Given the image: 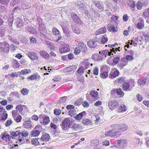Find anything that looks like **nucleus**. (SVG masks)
Here are the masks:
<instances>
[{
  "label": "nucleus",
  "instance_id": "f257e3e1",
  "mask_svg": "<svg viewBox=\"0 0 149 149\" xmlns=\"http://www.w3.org/2000/svg\"><path fill=\"white\" fill-rule=\"evenodd\" d=\"M111 126L113 128L115 129L116 131L119 130L122 132L127 131L128 128L127 126L124 123L113 125Z\"/></svg>",
  "mask_w": 149,
  "mask_h": 149
},
{
  "label": "nucleus",
  "instance_id": "f03ea898",
  "mask_svg": "<svg viewBox=\"0 0 149 149\" xmlns=\"http://www.w3.org/2000/svg\"><path fill=\"white\" fill-rule=\"evenodd\" d=\"M10 45L6 42H0V52L8 53L9 52Z\"/></svg>",
  "mask_w": 149,
  "mask_h": 149
},
{
  "label": "nucleus",
  "instance_id": "7ed1b4c3",
  "mask_svg": "<svg viewBox=\"0 0 149 149\" xmlns=\"http://www.w3.org/2000/svg\"><path fill=\"white\" fill-rule=\"evenodd\" d=\"M100 43L98 38L96 36L94 39L89 40L87 42V45L89 47L95 48L97 47V43Z\"/></svg>",
  "mask_w": 149,
  "mask_h": 149
},
{
  "label": "nucleus",
  "instance_id": "20e7f679",
  "mask_svg": "<svg viewBox=\"0 0 149 149\" xmlns=\"http://www.w3.org/2000/svg\"><path fill=\"white\" fill-rule=\"evenodd\" d=\"M39 118L40 123L42 125H46L50 122L49 117L44 114L40 115Z\"/></svg>",
  "mask_w": 149,
  "mask_h": 149
},
{
  "label": "nucleus",
  "instance_id": "39448f33",
  "mask_svg": "<svg viewBox=\"0 0 149 149\" xmlns=\"http://www.w3.org/2000/svg\"><path fill=\"white\" fill-rule=\"evenodd\" d=\"M121 134V133L120 132L116 131L114 128L107 131L105 132V135L107 137L111 136V137L118 136Z\"/></svg>",
  "mask_w": 149,
  "mask_h": 149
},
{
  "label": "nucleus",
  "instance_id": "423d86ee",
  "mask_svg": "<svg viewBox=\"0 0 149 149\" xmlns=\"http://www.w3.org/2000/svg\"><path fill=\"white\" fill-rule=\"evenodd\" d=\"M70 50L69 45L66 43L62 45L59 48V51L61 54L68 52L70 51Z\"/></svg>",
  "mask_w": 149,
  "mask_h": 149
},
{
  "label": "nucleus",
  "instance_id": "0eeeda50",
  "mask_svg": "<svg viewBox=\"0 0 149 149\" xmlns=\"http://www.w3.org/2000/svg\"><path fill=\"white\" fill-rule=\"evenodd\" d=\"M21 134L22 136L21 137L20 136H19L18 141L16 142V143H18L19 144H22L24 142V137L27 136L29 134L28 132L25 130L22 131Z\"/></svg>",
  "mask_w": 149,
  "mask_h": 149
},
{
  "label": "nucleus",
  "instance_id": "6e6552de",
  "mask_svg": "<svg viewBox=\"0 0 149 149\" xmlns=\"http://www.w3.org/2000/svg\"><path fill=\"white\" fill-rule=\"evenodd\" d=\"M8 114L5 109L3 107H0V117L1 119L4 121L7 119Z\"/></svg>",
  "mask_w": 149,
  "mask_h": 149
},
{
  "label": "nucleus",
  "instance_id": "1a4fd4ad",
  "mask_svg": "<svg viewBox=\"0 0 149 149\" xmlns=\"http://www.w3.org/2000/svg\"><path fill=\"white\" fill-rule=\"evenodd\" d=\"M76 69L77 68L75 65L70 66L64 68V72L66 74H71L73 73Z\"/></svg>",
  "mask_w": 149,
  "mask_h": 149
},
{
  "label": "nucleus",
  "instance_id": "9d476101",
  "mask_svg": "<svg viewBox=\"0 0 149 149\" xmlns=\"http://www.w3.org/2000/svg\"><path fill=\"white\" fill-rule=\"evenodd\" d=\"M119 105V103L116 100H111L108 102V106L109 109L113 110L117 107Z\"/></svg>",
  "mask_w": 149,
  "mask_h": 149
},
{
  "label": "nucleus",
  "instance_id": "9b49d317",
  "mask_svg": "<svg viewBox=\"0 0 149 149\" xmlns=\"http://www.w3.org/2000/svg\"><path fill=\"white\" fill-rule=\"evenodd\" d=\"M105 66H103L101 67L100 77L103 79H105L108 77L109 75L108 72L105 69Z\"/></svg>",
  "mask_w": 149,
  "mask_h": 149
},
{
  "label": "nucleus",
  "instance_id": "f8f14e48",
  "mask_svg": "<svg viewBox=\"0 0 149 149\" xmlns=\"http://www.w3.org/2000/svg\"><path fill=\"white\" fill-rule=\"evenodd\" d=\"M130 82H131L132 83V86H134L135 84V82L132 79L130 80L129 82H125L123 84L122 86V89L124 91H128L129 88L130 86Z\"/></svg>",
  "mask_w": 149,
  "mask_h": 149
},
{
  "label": "nucleus",
  "instance_id": "ddd939ff",
  "mask_svg": "<svg viewBox=\"0 0 149 149\" xmlns=\"http://www.w3.org/2000/svg\"><path fill=\"white\" fill-rule=\"evenodd\" d=\"M72 122V121H70V118H65L62 122V124L61 126L62 128L63 129H65L67 127L68 125V126Z\"/></svg>",
  "mask_w": 149,
  "mask_h": 149
},
{
  "label": "nucleus",
  "instance_id": "4468645a",
  "mask_svg": "<svg viewBox=\"0 0 149 149\" xmlns=\"http://www.w3.org/2000/svg\"><path fill=\"white\" fill-rule=\"evenodd\" d=\"M117 143L119 145L120 148H124L127 146V141L125 139H120L117 140Z\"/></svg>",
  "mask_w": 149,
  "mask_h": 149
},
{
  "label": "nucleus",
  "instance_id": "2eb2a0df",
  "mask_svg": "<svg viewBox=\"0 0 149 149\" xmlns=\"http://www.w3.org/2000/svg\"><path fill=\"white\" fill-rule=\"evenodd\" d=\"M78 46L81 51L83 52H85L87 51V47L86 45L83 42H80L78 43Z\"/></svg>",
  "mask_w": 149,
  "mask_h": 149
},
{
  "label": "nucleus",
  "instance_id": "dca6fc26",
  "mask_svg": "<svg viewBox=\"0 0 149 149\" xmlns=\"http://www.w3.org/2000/svg\"><path fill=\"white\" fill-rule=\"evenodd\" d=\"M121 62L118 65V66L120 69H123L124 67L127 64V62L125 60V58L124 57H123L121 58Z\"/></svg>",
  "mask_w": 149,
  "mask_h": 149
},
{
  "label": "nucleus",
  "instance_id": "f3484780",
  "mask_svg": "<svg viewBox=\"0 0 149 149\" xmlns=\"http://www.w3.org/2000/svg\"><path fill=\"white\" fill-rule=\"evenodd\" d=\"M68 127L75 130H77L81 128V126L79 124H75L73 122L69 125Z\"/></svg>",
  "mask_w": 149,
  "mask_h": 149
},
{
  "label": "nucleus",
  "instance_id": "a211bd4d",
  "mask_svg": "<svg viewBox=\"0 0 149 149\" xmlns=\"http://www.w3.org/2000/svg\"><path fill=\"white\" fill-rule=\"evenodd\" d=\"M108 30L111 32H116L118 31L117 27L114 25L109 24L107 26Z\"/></svg>",
  "mask_w": 149,
  "mask_h": 149
},
{
  "label": "nucleus",
  "instance_id": "6ab92c4d",
  "mask_svg": "<svg viewBox=\"0 0 149 149\" xmlns=\"http://www.w3.org/2000/svg\"><path fill=\"white\" fill-rule=\"evenodd\" d=\"M40 56L44 58L48 59L50 58L49 54L45 51L40 50Z\"/></svg>",
  "mask_w": 149,
  "mask_h": 149
},
{
  "label": "nucleus",
  "instance_id": "aec40b11",
  "mask_svg": "<svg viewBox=\"0 0 149 149\" xmlns=\"http://www.w3.org/2000/svg\"><path fill=\"white\" fill-rule=\"evenodd\" d=\"M27 55L28 57L32 60H36L38 59V56L35 53L30 52L28 53Z\"/></svg>",
  "mask_w": 149,
  "mask_h": 149
},
{
  "label": "nucleus",
  "instance_id": "412c9836",
  "mask_svg": "<svg viewBox=\"0 0 149 149\" xmlns=\"http://www.w3.org/2000/svg\"><path fill=\"white\" fill-rule=\"evenodd\" d=\"M39 28L41 32L47 33L46 27V25L42 22L39 23Z\"/></svg>",
  "mask_w": 149,
  "mask_h": 149
},
{
  "label": "nucleus",
  "instance_id": "4be33fe9",
  "mask_svg": "<svg viewBox=\"0 0 149 149\" xmlns=\"http://www.w3.org/2000/svg\"><path fill=\"white\" fill-rule=\"evenodd\" d=\"M119 73V72L118 70H112L109 74L110 77L111 79H113L118 76Z\"/></svg>",
  "mask_w": 149,
  "mask_h": 149
},
{
  "label": "nucleus",
  "instance_id": "5701e85b",
  "mask_svg": "<svg viewBox=\"0 0 149 149\" xmlns=\"http://www.w3.org/2000/svg\"><path fill=\"white\" fill-rule=\"evenodd\" d=\"M90 95L94 101L98 100V93L97 91H91L90 92Z\"/></svg>",
  "mask_w": 149,
  "mask_h": 149
},
{
  "label": "nucleus",
  "instance_id": "b1692460",
  "mask_svg": "<svg viewBox=\"0 0 149 149\" xmlns=\"http://www.w3.org/2000/svg\"><path fill=\"white\" fill-rule=\"evenodd\" d=\"M24 126L26 129H29L32 127V122L30 119L25 121L23 124Z\"/></svg>",
  "mask_w": 149,
  "mask_h": 149
},
{
  "label": "nucleus",
  "instance_id": "393cba45",
  "mask_svg": "<svg viewBox=\"0 0 149 149\" xmlns=\"http://www.w3.org/2000/svg\"><path fill=\"white\" fill-rule=\"evenodd\" d=\"M146 78L142 77L138 80L137 83L141 86H143L146 84Z\"/></svg>",
  "mask_w": 149,
  "mask_h": 149
},
{
  "label": "nucleus",
  "instance_id": "a878e982",
  "mask_svg": "<svg viewBox=\"0 0 149 149\" xmlns=\"http://www.w3.org/2000/svg\"><path fill=\"white\" fill-rule=\"evenodd\" d=\"M50 138L49 135L47 133H45L43 134L41 137V140L43 141H48Z\"/></svg>",
  "mask_w": 149,
  "mask_h": 149
},
{
  "label": "nucleus",
  "instance_id": "bb28decb",
  "mask_svg": "<svg viewBox=\"0 0 149 149\" xmlns=\"http://www.w3.org/2000/svg\"><path fill=\"white\" fill-rule=\"evenodd\" d=\"M1 136V139L6 141H9L10 139V136L6 133H2Z\"/></svg>",
  "mask_w": 149,
  "mask_h": 149
},
{
  "label": "nucleus",
  "instance_id": "cd10ccee",
  "mask_svg": "<svg viewBox=\"0 0 149 149\" xmlns=\"http://www.w3.org/2000/svg\"><path fill=\"white\" fill-rule=\"evenodd\" d=\"M95 6L98 9V11L100 12H101L104 10V6L102 2H97L95 4Z\"/></svg>",
  "mask_w": 149,
  "mask_h": 149
},
{
  "label": "nucleus",
  "instance_id": "c85d7f7f",
  "mask_svg": "<svg viewBox=\"0 0 149 149\" xmlns=\"http://www.w3.org/2000/svg\"><path fill=\"white\" fill-rule=\"evenodd\" d=\"M99 41L100 42V43L104 44L106 43L108 40V38L106 37V35L103 36L102 37L98 38Z\"/></svg>",
  "mask_w": 149,
  "mask_h": 149
},
{
  "label": "nucleus",
  "instance_id": "c756f323",
  "mask_svg": "<svg viewBox=\"0 0 149 149\" xmlns=\"http://www.w3.org/2000/svg\"><path fill=\"white\" fill-rule=\"evenodd\" d=\"M106 31V28L105 27H103L100 28L96 32L97 35H100L105 33Z\"/></svg>",
  "mask_w": 149,
  "mask_h": 149
},
{
  "label": "nucleus",
  "instance_id": "7c9ffc66",
  "mask_svg": "<svg viewBox=\"0 0 149 149\" xmlns=\"http://www.w3.org/2000/svg\"><path fill=\"white\" fill-rule=\"evenodd\" d=\"M17 26L18 27H22L23 26V22L22 19L20 18H18L17 19L16 22Z\"/></svg>",
  "mask_w": 149,
  "mask_h": 149
},
{
  "label": "nucleus",
  "instance_id": "2f4dec72",
  "mask_svg": "<svg viewBox=\"0 0 149 149\" xmlns=\"http://www.w3.org/2000/svg\"><path fill=\"white\" fill-rule=\"evenodd\" d=\"M39 138H34L31 141V144L35 146H37L40 144V142L39 140Z\"/></svg>",
  "mask_w": 149,
  "mask_h": 149
},
{
  "label": "nucleus",
  "instance_id": "473e14b6",
  "mask_svg": "<svg viewBox=\"0 0 149 149\" xmlns=\"http://www.w3.org/2000/svg\"><path fill=\"white\" fill-rule=\"evenodd\" d=\"M13 65L15 68H17L20 67V65L18 61L15 59L12 60Z\"/></svg>",
  "mask_w": 149,
  "mask_h": 149
},
{
  "label": "nucleus",
  "instance_id": "72a5a7b5",
  "mask_svg": "<svg viewBox=\"0 0 149 149\" xmlns=\"http://www.w3.org/2000/svg\"><path fill=\"white\" fill-rule=\"evenodd\" d=\"M128 6L132 8H134L136 6L135 2L133 0H129L127 2Z\"/></svg>",
  "mask_w": 149,
  "mask_h": 149
},
{
  "label": "nucleus",
  "instance_id": "f704fd0d",
  "mask_svg": "<svg viewBox=\"0 0 149 149\" xmlns=\"http://www.w3.org/2000/svg\"><path fill=\"white\" fill-rule=\"evenodd\" d=\"M118 109V111L119 113H122L126 111V107L125 105L123 104L120 106Z\"/></svg>",
  "mask_w": 149,
  "mask_h": 149
},
{
  "label": "nucleus",
  "instance_id": "c9c22d12",
  "mask_svg": "<svg viewBox=\"0 0 149 149\" xmlns=\"http://www.w3.org/2000/svg\"><path fill=\"white\" fill-rule=\"evenodd\" d=\"M143 16L147 18H149V8L145 9L143 13Z\"/></svg>",
  "mask_w": 149,
  "mask_h": 149
},
{
  "label": "nucleus",
  "instance_id": "e433bc0d",
  "mask_svg": "<svg viewBox=\"0 0 149 149\" xmlns=\"http://www.w3.org/2000/svg\"><path fill=\"white\" fill-rule=\"evenodd\" d=\"M142 34L144 38V40L146 42H148L149 41V33H146L143 32L142 33Z\"/></svg>",
  "mask_w": 149,
  "mask_h": 149
},
{
  "label": "nucleus",
  "instance_id": "4c0bfd02",
  "mask_svg": "<svg viewBox=\"0 0 149 149\" xmlns=\"http://www.w3.org/2000/svg\"><path fill=\"white\" fill-rule=\"evenodd\" d=\"M86 112L83 111L76 115L75 118L76 119L80 120L82 118L83 115Z\"/></svg>",
  "mask_w": 149,
  "mask_h": 149
},
{
  "label": "nucleus",
  "instance_id": "58836bf2",
  "mask_svg": "<svg viewBox=\"0 0 149 149\" xmlns=\"http://www.w3.org/2000/svg\"><path fill=\"white\" fill-rule=\"evenodd\" d=\"M38 77H39L40 76L36 74H34L28 77L27 79L31 80H36Z\"/></svg>",
  "mask_w": 149,
  "mask_h": 149
},
{
  "label": "nucleus",
  "instance_id": "ea45409f",
  "mask_svg": "<svg viewBox=\"0 0 149 149\" xmlns=\"http://www.w3.org/2000/svg\"><path fill=\"white\" fill-rule=\"evenodd\" d=\"M99 53L102 55V56L106 57L109 56V50H105L101 51L99 52Z\"/></svg>",
  "mask_w": 149,
  "mask_h": 149
},
{
  "label": "nucleus",
  "instance_id": "a19ab883",
  "mask_svg": "<svg viewBox=\"0 0 149 149\" xmlns=\"http://www.w3.org/2000/svg\"><path fill=\"white\" fill-rule=\"evenodd\" d=\"M143 5V3L140 1H138L136 4L137 8L139 10H141L142 8V6Z\"/></svg>",
  "mask_w": 149,
  "mask_h": 149
},
{
  "label": "nucleus",
  "instance_id": "79ce46f5",
  "mask_svg": "<svg viewBox=\"0 0 149 149\" xmlns=\"http://www.w3.org/2000/svg\"><path fill=\"white\" fill-rule=\"evenodd\" d=\"M117 94L121 96H123L124 95V93L123 91L121 88H117L116 89Z\"/></svg>",
  "mask_w": 149,
  "mask_h": 149
},
{
  "label": "nucleus",
  "instance_id": "37998d69",
  "mask_svg": "<svg viewBox=\"0 0 149 149\" xmlns=\"http://www.w3.org/2000/svg\"><path fill=\"white\" fill-rule=\"evenodd\" d=\"M119 18V17L113 15L111 19V22L112 23H116Z\"/></svg>",
  "mask_w": 149,
  "mask_h": 149
},
{
  "label": "nucleus",
  "instance_id": "c03bdc74",
  "mask_svg": "<svg viewBox=\"0 0 149 149\" xmlns=\"http://www.w3.org/2000/svg\"><path fill=\"white\" fill-rule=\"evenodd\" d=\"M31 71L30 69H25L21 71L20 73L21 74L24 75L29 74L31 72Z\"/></svg>",
  "mask_w": 149,
  "mask_h": 149
},
{
  "label": "nucleus",
  "instance_id": "a18cd8bd",
  "mask_svg": "<svg viewBox=\"0 0 149 149\" xmlns=\"http://www.w3.org/2000/svg\"><path fill=\"white\" fill-rule=\"evenodd\" d=\"M29 92V90L26 88H22L21 91V94L24 95H27Z\"/></svg>",
  "mask_w": 149,
  "mask_h": 149
},
{
  "label": "nucleus",
  "instance_id": "49530a36",
  "mask_svg": "<svg viewBox=\"0 0 149 149\" xmlns=\"http://www.w3.org/2000/svg\"><path fill=\"white\" fill-rule=\"evenodd\" d=\"M125 58L126 61H127V63H128V61H131L134 59L133 57L129 55H127Z\"/></svg>",
  "mask_w": 149,
  "mask_h": 149
},
{
  "label": "nucleus",
  "instance_id": "de8ad7c7",
  "mask_svg": "<svg viewBox=\"0 0 149 149\" xmlns=\"http://www.w3.org/2000/svg\"><path fill=\"white\" fill-rule=\"evenodd\" d=\"M52 32L54 35L55 36H59V31L56 28L54 27L53 28Z\"/></svg>",
  "mask_w": 149,
  "mask_h": 149
},
{
  "label": "nucleus",
  "instance_id": "09e8293b",
  "mask_svg": "<svg viewBox=\"0 0 149 149\" xmlns=\"http://www.w3.org/2000/svg\"><path fill=\"white\" fill-rule=\"evenodd\" d=\"M40 134V132L38 130H33L31 133L32 136L34 137L38 136Z\"/></svg>",
  "mask_w": 149,
  "mask_h": 149
},
{
  "label": "nucleus",
  "instance_id": "8fccbe9b",
  "mask_svg": "<svg viewBox=\"0 0 149 149\" xmlns=\"http://www.w3.org/2000/svg\"><path fill=\"white\" fill-rule=\"evenodd\" d=\"M82 122L84 124L87 125L91 123V120L88 118L84 119L82 120Z\"/></svg>",
  "mask_w": 149,
  "mask_h": 149
},
{
  "label": "nucleus",
  "instance_id": "3c124183",
  "mask_svg": "<svg viewBox=\"0 0 149 149\" xmlns=\"http://www.w3.org/2000/svg\"><path fill=\"white\" fill-rule=\"evenodd\" d=\"M82 100H83L81 98L78 99L74 102V105L76 106H79L81 104Z\"/></svg>",
  "mask_w": 149,
  "mask_h": 149
},
{
  "label": "nucleus",
  "instance_id": "603ef678",
  "mask_svg": "<svg viewBox=\"0 0 149 149\" xmlns=\"http://www.w3.org/2000/svg\"><path fill=\"white\" fill-rule=\"evenodd\" d=\"M13 123V121L11 118L7 120L5 122V124L6 127H9Z\"/></svg>",
  "mask_w": 149,
  "mask_h": 149
},
{
  "label": "nucleus",
  "instance_id": "864d4df0",
  "mask_svg": "<svg viewBox=\"0 0 149 149\" xmlns=\"http://www.w3.org/2000/svg\"><path fill=\"white\" fill-rule=\"evenodd\" d=\"M136 27L139 29H141L144 27L143 22H139L136 24Z\"/></svg>",
  "mask_w": 149,
  "mask_h": 149
},
{
  "label": "nucleus",
  "instance_id": "5fc2aeb1",
  "mask_svg": "<svg viewBox=\"0 0 149 149\" xmlns=\"http://www.w3.org/2000/svg\"><path fill=\"white\" fill-rule=\"evenodd\" d=\"M125 77H121L117 79L116 81L119 84H123L125 81Z\"/></svg>",
  "mask_w": 149,
  "mask_h": 149
},
{
  "label": "nucleus",
  "instance_id": "6e6d98bb",
  "mask_svg": "<svg viewBox=\"0 0 149 149\" xmlns=\"http://www.w3.org/2000/svg\"><path fill=\"white\" fill-rule=\"evenodd\" d=\"M75 112V109H74L70 110L68 111V115L71 117L74 116L76 114Z\"/></svg>",
  "mask_w": 149,
  "mask_h": 149
},
{
  "label": "nucleus",
  "instance_id": "4d7b16f0",
  "mask_svg": "<svg viewBox=\"0 0 149 149\" xmlns=\"http://www.w3.org/2000/svg\"><path fill=\"white\" fill-rule=\"evenodd\" d=\"M23 105H18L16 106V109L19 113H22L23 111Z\"/></svg>",
  "mask_w": 149,
  "mask_h": 149
},
{
  "label": "nucleus",
  "instance_id": "13d9d810",
  "mask_svg": "<svg viewBox=\"0 0 149 149\" xmlns=\"http://www.w3.org/2000/svg\"><path fill=\"white\" fill-rule=\"evenodd\" d=\"M120 60V57L118 56L116 57L113 58V63L115 65H116L118 63Z\"/></svg>",
  "mask_w": 149,
  "mask_h": 149
},
{
  "label": "nucleus",
  "instance_id": "bf43d9fd",
  "mask_svg": "<svg viewBox=\"0 0 149 149\" xmlns=\"http://www.w3.org/2000/svg\"><path fill=\"white\" fill-rule=\"evenodd\" d=\"M81 51L79 47H77L74 49V54L75 55L79 54L80 53Z\"/></svg>",
  "mask_w": 149,
  "mask_h": 149
},
{
  "label": "nucleus",
  "instance_id": "052dcab7",
  "mask_svg": "<svg viewBox=\"0 0 149 149\" xmlns=\"http://www.w3.org/2000/svg\"><path fill=\"white\" fill-rule=\"evenodd\" d=\"M28 31L32 34H36L37 33V31L36 30L33 28H29L28 29Z\"/></svg>",
  "mask_w": 149,
  "mask_h": 149
},
{
  "label": "nucleus",
  "instance_id": "680f3d73",
  "mask_svg": "<svg viewBox=\"0 0 149 149\" xmlns=\"http://www.w3.org/2000/svg\"><path fill=\"white\" fill-rule=\"evenodd\" d=\"M77 72L80 74L83 73L84 72V68L82 66L80 67L77 70Z\"/></svg>",
  "mask_w": 149,
  "mask_h": 149
},
{
  "label": "nucleus",
  "instance_id": "e2e57ef3",
  "mask_svg": "<svg viewBox=\"0 0 149 149\" xmlns=\"http://www.w3.org/2000/svg\"><path fill=\"white\" fill-rule=\"evenodd\" d=\"M21 133V132L20 130H17L15 132H13L12 134L14 136H17L19 135Z\"/></svg>",
  "mask_w": 149,
  "mask_h": 149
},
{
  "label": "nucleus",
  "instance_id": "0e129e2a",
  "mask_svg": "<svg viewBox=\"0 0 149 149\" xmlns=\"http://www.w3.org/2000/svg\"><path fill=\"white\" fill-rule=\"evenodd\" d=\"M74 107L72 105H68L66 106V109L68 110H71L74 109H75Z\"/></svg>",
  "mask_w": 149,
  "mask_h": 149
},
{
  "label": "nucleus",
  "instance_id": "69168bd1",
  "mask_svg": "<svg viewBox=\"0 0 149 149\" xmlns=\"http://www.w3.org/2000/svg\"><path fill=\"white\" fill-rule=\"evenodd\" d=\"M54 113L56 115H59L61 113V111L60 109H55L54 110Z\"/></svg>",
  "mask_w": 149,
  "mask_h": 149
},
{
  "label": "nucleus",
  "instance_id": "338daca9",
  "mask_svg": "<svg viewBox=\"0 0 149 149\" xmlns=\"http://www.w3.org/2000/svg\"><path fill=\"white\" fill-rule=\"evenodd\" d=\"M99 69L97 67H95L93 69V74L95 75L98 74Z\"/></svg>",
  "mask_w": 149,
  "mask_h": 149
},
{
  "label": "nucleus",
  "instance_id": "774afa93",
  "mask_svg": "<svg viewBox=\"0 0 149 149\" xmlns=\"http://www.w3.org/2000/svg\"><path fill=\"white\" fill-rule=\"evenodd\" d=\"M14 119L17 122L19 123L21 121L22 117L20 115H19L16 118H15Z\"/></svg>",
  "mask_w": 149,
  "mask_h": 149
}]
</instances>
